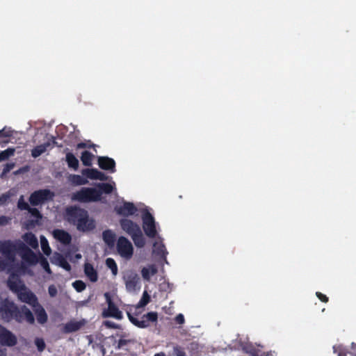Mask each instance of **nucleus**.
Here are the masks:
<instances>
[{"label":"nucleus","mask_w":356,"mask_h":356,"mask_svg":"<svg viewBox=\"0 0 356 356\" xmlns=\"http://www.w3.org/2000/svg\"><path fill=\"white\" fill-rule=\"evenodd\" d=\"M65 219L70 224L75 225L80 232H90L96 227L95 220L89 217L88 211L78 206L66 208Z\"/></svg>","instance_id":"f257e3e1"},{"label":"nucleus","mask_w":356,"mask_h":356,"mask_svg":"<svg viewBox=\"0 0 356 356\" xmlns=\"http://www.w3.org/2000/svg\"><path fill=\"white\" fill-rule=\"evenodd\" d=\"M113 186L109 183H98L96 188L83 187L72 194V201L81 203L96 202L102 200L103 193L111 194Z\"/></svg>","instance_id":"f03ea898"},{"label":"nucleus","mask_w":356,"mask_h":356,"mask_svg":"<svg viewBox=\"0 0 356 356\" xmlns=\"http://www.w3.org/2000/svg\"><path fill=\"white\" fill-rule=\"evenodd\" d=\"M120 225L122 229L131 238L137 248H142L145 245V238L140 227L136 222L128 218H122L120 220Z\"/></svg>","instance_id":"7ed1b4c3"},{"label":"nucleus","mask_w":356,"mask_h":356,"mask_svg":"<svg viewBox=\"0 0 356 356\" xmlns=\"http://www.w3.org/2000/svg\"><path fill=\"white\" fill-rule=\"evenodd\" d=\"M19 309L8 299L6 298L0 302V318L6 321L12 320L20 321Z\"/></svg>","instance_id":"20e7f679"},{"label":"nucleus","mask_w":356,"mask_h":356,"mask_svg":"<svg viewBox=\"0 0 356 356\" xmlns=\"http://www.w3.org/2000/svg\"><path fill=\"white\" fill-rule=\"evenodd\" d=\"M142 221L145 234L150 238H154L158 234L156 222L154 216L147 209H145L142 213Z\"/></svg>","instance_id":"39448f33"},{"label":"nucleus","mask_w":356,"mask_h":356,"mask_svg":"<svg viewBox=\"0 0 356 356\" xmlns=\"http://www.w3.org/2000/svg\"><path fill=\"white\" fill-rule=\"evenodd\" d=\"M54 196V193L49 189H39L31 194L29 201L32 206L35 207L51 200Z\"/></svg>","instance_id":"423d86ee"},{"label":"nucleus","mask_w":356,"mask_h":356,"mask_svg":"<svg viewBox=\"0 0 356 356\" xmlns=\"http://www.w3.org/2000/svg\"><path fill=\"white\" fill-rule=\"evenodd\" d=\"M127 316L130 322L139 328H146L149 325V323L157 321L158 314L155 312H150L144 314L141 320L134 317L130 312H127Z\"/></svg>","instance_id":"0eeeda50"},{"label":"nucleus","mask_w":356,"mask_h":356,"mask_svg":"<svg viewBox=\"0 0 356 356\" xmlns=\"http://www.w3.org/2000/svg\"><path fill=\"white\" fill-rule=\"evenodd\" d=\"M116 248L118 254L125 259H130L134 254L133 245L124 236H120L118 238Z\"/></svg>","instance_id":"6e6552de"},{"label":"nucleus","mask_w":356,"mask_h":356,"mask_svg":"<svg viewBox=\"0 0 356 356\" xmlns=\"http://www.w3.org/2000/svg\"><path fill=\"white\" fill-rule=\"evenodd\" d=\"M104 297L108 304V308L103 311L102 316L104 318L112 317L118 320L122 319V313L113 301L110 293L108 292L105 293Z\"/></svg>","instance_id":"1a4fd4ad"},{"label":"nucleus","mask_w":356,"mask_h":356,"mask_svg":"<svg viewBox=\"0 0 356 356\" xmlns=\"http://www.w3.org/2000/svg\"><path fill=\"white\" fill-rule=\"evenodd\" d=\"M122 278L128 292H134L139 289L140 277L134 270H126L123 273Z\"/></svg>","instance_id":"9d476101"},{"label":"nucleus","mask_w":356,"mask_h":356,"mask_svg":"<svg viewBox=\"0 0 356 356\" xmlns=\"http://www.w3.org/2000/svg\"><path fill=\"white\" fill-rule=\"evenodd\" d=\"M18 252L21 253L23 260L29 263L30 265H35L38 263L40 255L38 256L24 243H18Z\"/></svg>","instance_id":"9b49d317"},{"label":"nucleus","mask_w":356,"mask_h":356,"mask_svg":"<svg viewBox=\"0 0 356 356\" xmlns=\"http://www.w3.org/2000/svg\"><path fill=\"white\" fill-rule=\"evenodd\" d=\"M17 343V337L10 331L0 325V343L6 346H14Z\"/></svg>","instance_id":"f8f14e48"},{"label":"nucleus","mask_w":356,"mask_h":356,"mask_svg":"<svg viewBox=\"0 0 356 356\" xmlns=\"http://www.w3.org/2000/svg\"><path fill=\"white\" fill-rule=\"evenodd\" d=\"M16 251H18V243L14 244L10 241L0 242V252L6 258L13 259Z\"/></svg>","instance_id":"ddd939ff"},{"label":"nucleus","mask_w":356,"mask_h":356,"mask_svg":"<svg viewBox=\"0 0 356 356\" xmlns=\"http://www.w3.org/2000/svg\"><path fill=\"white\" fill-rule=\"evenodd\" d=\"M115 211L118 214L127 217L135 214L137 211V208L134 203L124 202L122 206L116 207Z\"/></svg>","instance_id":"4468645a"},{"label":"nucleus","mask_w":356,"mask_h":356,"mask_svg":"<svg viewBox=\"0 0 356 356\" xmlns=\"http://www.w3.org/2000/svg\"><path fill=\"white\" fill-rule=\"evenodd\" d=\"M82 175L93 180L106 181L107 176L96 168H86L82 170Z\"/></svg>","instance_id":"2eb2a0df"},{"label":"nucleus","mask_w":356,"mask_h":356,"mask_svg":"<svg viewBox=\"0 0 356 356\" xmlns=\"http://www.w3.org/2000/svg\"><path fill=\"white\" fill-rule=\"evenodd\" d=\"M18 298L22 302H26L32 307L35 306L38 303L36 296L31 291H26L25 289L24 291H20L18 293Z\"/></svg>","instance_id":"dca6fc26"},{"label":"nucleus","mask_w":356,"mask_h":356,"mask_svg":"<svg viewBox=\"0 0 356 356\" xmlns=\"http://www.w3.org/2000/svg\"><path fill=\"white\" fill-rule=\"evenodd\" d=\"M98 165L102 170H110L111 172L115 171V161L108 156H99L98 158Z\"/></svg>","instance_id":"f3484780"},{"label":"nucleus","mask_w":356,"mask_h":356,"mask_svg":"<svg viewBox=\"0 0 356 356\" xmlns=\"http://www.w3.org/2000/svg\"><path fill=\"white\" fill-rule=\"evenodd\" d=\"M53 235L56 240L64 245H69L72 241L71 235L63 229H54Z\"/></svg>","instance_id":"a211bd4d"},{"label":"nucleus","mask_w":356,"mask_h":356,"mask_svg":"<svg viewBox=\"0 0 356 356\" xmlns=\"http://www.w3.org/2000/svg\"><path fill=\"white\" fill-rule=\"evenodd\" d=\"M19 314L21 316L20 321H17L18 323H22L24 321H26L27 323L30 324H33L35 322V318L31 311L25 305L21 307L19 309Z\"/></svg>","instance_id":"6ab92c4d"},{"label":"nucleus","mask_w":356,"mask_h":356,"mask_svg":"<svg viewBox=\"0 0 356 356\" xmlns=\"http://www.w3.org/2000/svg\"><path fill=\"white\" fill-rule=\"evenodd\" d=\"M34 312L36 316L37 321L40 324H44L47 321L48 316L41 305L38 303L35 306L33 307Z\"/></svg>","instance_id":"aec40b11"},{"label":"nucleus","mask_w":356,"mask_h":356,"mask_svg":"<svg viewBox=\"0 0 356 356\" xmlns=\"http://www.w3.org/2000/svg\"><path fill=\"white\" fill-rule=\"evenodd\" d=\"M8 286L11 291L17 293H19L20 291L25 289V286L22 284L21 281L14 275L9 277L8 280Z\"/></svg>","instance_id":"412c9836"},{"label":"nucleus","mask_w":356,"mask_h":356,"mask_svg":"<svg viewBox=\"0 0 356 356\" xmlns=\"http://www.w3.org/2000/svg\"><path fill=\"white\" fill-rule=\"evenodd\" d=\"M84 273L88 277V279L95 282L98 280V274L97 270L94 268L93 266L90 263H86L84 264Z\"/></svg>","instance_id":"4be33fe9"},{"label":"nucleus","mask_w":356,"mask_h":356,"mask_svg":"<svg viewBox=\"0 0 356 356\" xmlns=\"http://www.w3.org/2000/svg\"><path fill=\"white\" fill-rule=\"evenodd\" d=\"M102 238L104 243L109 247L113 248L115 242V234L111 229H106L102 233Z\"/></svg>","instance_id":"5701e85b"},{"label":"nucleus","mask_w":356,"mask_h":356,"mask_svg":"<svg viewBox=\"0 0 356 356\" xmlns=\"http://www.w3.org/2000/svg\"><path fill=\"white\" fill-rule=\"evenodd\" d=\"M84 325V322L82 321H71L67 323L64 326V332L65 333H71L76 332L81 329V327Z\"/></svg>","instance_id":"b1692460"},{"label":"nucleus","mask_w":356,"mask_h":356,"mask_svg":"<svg viewBox=\"0 0 356 356\" xmlns=\"http://www.w3.org/2000/svg\"><path fill=\"white\" fill-rule=\"evenodd\" d=\"M51 143L47 141L42 145H37L31 150V156L33 158L40 156L42 154L44 153L47 149L50 147Z\"/></svg>","instance_id":"393cba45"},{"label":"nucleus","mask_w":356,"mask_h":356,"mask_svg":"<svg viewBox=\"0 0 356 356\" xmlns=\"http://www.w3.org/2000/svg\"><path fill=\"white\" fill-rule=\"evenodd\" d=\"M65 161L70 168L76 170L79 168V160L72 152H67L65 156Z\"/></svg>","instance_id":"a878e982"},{"label":"nucleus","mask_w":356,"mask_h":356,"mask_svg":"<svg viewBox=\"0 0 356 356\" xmlns=\"http://www.w3.org/2000/svg\"><path fill=\"white\" fill-rule=\"evenodd\" d=\"M157 268L154 265H150L149 267H144L141 270L142 277L144 280L149 281L150 277L157 273Z\"/></svg>","instance_id":"bb28decb"},{"label":"nucleus","mask_w":356,"mask_h":356,"mask_svg":"<svg viewBox=\"0 0 356 356\" xmlns=\"http://www.w3.org/2000/svg\"><path fill=\"white\" fill-rule=\"evenodd\" d=\"M24 241L32 248L35 249L38 247V241L35 234L31 232L26 233L23 236Z\"/></svg>","instance_id":"cd10ccee"},{"label":"nucleus","mask_w":356,"mask_h":356,"mask_svg":"<svg viewBox=\"0 0 356 356\" xmlns=\"http://www.w3.org/2000/svg\"><path fill=\"white\" fill-rule=\"evenodd\" d=\"M153 252L161 258L166 259L168 252L166 251L165 247L163 243H154Z\"/></svg>","instance_id":"c85d7f7f"},{"label":"nucleus","mask_w":356,"mask_h":356,"mask_svg":"<svg viewBox=\"0 0 356 356\" xmlns=\"http://www.w3.org/2000/svg\"><path fill=\"white\" fill-rule=\"evenodd\" d=\"M94 155L89 151H83L81 154V161L85 166H91Z\"/></svg>","instance_id":"c756f323"},{"label":"nucleus","mask_w":356,"mask_h":356,"mask_svg":"<svg viewBox=\"0 0 356 356\" xmlns=\"http://www.w3.org/2000/svg\"><path fill=\"white\" fill-rule=\"evenodd\" d=\"M57 261L58 263V265L62 267L63 269H65L67 271L71 270V266L67 261L66 258L64 257L62 254H58L57 257Z\"/></svg>","instance_id":"7c9ffc66"},{"label":"nucleus","mask_w":356,"mask_h":356,"mask_svg":"<svg viewBox=\"0 0 356 356\" xmlns=\"http://www.w3.org/2000/svg\"><path fill=\"white\" fill-rule=\"evenodd\" d=\"M15 152V149L13 147H8L4 151L0 152V162L7 160L10 156H13Z\"/></svg>","instance_id":"2f4dec72"},{"label":"nucleus","mask_w":356,"mask_h":356,"mask_svg":"<svg viewBox=\"0 0 356 356\" xmlns=\"http://www.w3.org/2000/svg\"><path fill=\"white\" fill-rule=\"evenodd\" d=\"M70 181L75 185L81 186L84 185L88 183V181L86 179L82 177L81 175H73L70 177Z\"/></svg>","instance_id":"473e14b6"},{"label":"nucleus","mask_w":356,"mask_h":356,"mask_svg":"<svg viewBox=\"0 0 356 356\" xmlns=\"http://www.w3.org/2000/svg\"><path fill=\"white\" fill-rule=\"evenodd\" d=\"M38 263H40L42 268L49 274L51 273V268L49 267V262L47 259L41 254H40V259L38 260Z\"/></svg>","instance_id":"72a5a7b5"},{"label":"nucleus","mask_w":356,"mask_h":356,"mask_svg":"<svg viewBox=\"0 0 356 356\" xmlns=\"http://www.w3.org/2000/svg\"><path fill=\"white\" fill-rule=\"evenodd\" d=\"M106 264L107 267L111 270L112 273L116 275L118 273V266L115 260L112 258H108L106 260Z\"/></svg>","instance_id":"f704fd0d"},{"label":"nucleus","mask_w":356,"mask_h":356,"mask_svg":"<svg viewBox=\"0 0 356 356\" xmlns=\"http://www.w3.org/2000/svg\"><path fill=\"white\" fill-rule=\"evenodd\" d=\"M150 301V296L147 293V291H144L142 298H140V301L138 302L137 305V307H143L145 305H147Z\"/></svg>","instance_id":"c9c22d12"},{"label":"nucleus","mask_w":356,"mask_h":356,"mask_svg":"<svg viewBox=\"0 0 356 356\" xmlns=\"http://www.w3.org/2000/svg\"><path fill=\"white\" fill-rule=\"evenodd\" d=\"M333 351L337 354V356H347L348 351L342 345H334L333 346Z\"/></svg>","instance_id":"e433bc0d"},{"label":"nucleus","mask_w":356,"mask_h":356,"mask_svg":"<svg viewBox=\"0 0 356 356\" xmlns=\"http://www.w3.org/2000/svg\"><path fill=\"white\" fill-rule=\"evenodd\" d=\"M17 207L21 211H27L30 209L29 204L25 202L24 195H21L17 202Z\"/></svg>","instance_id":"4c0bfd02"},{"label":"nucleus","mask_w":356,"mask_h":356,"mask_svg":"<svg viewBox=\"0 0 356 356\" xmlns=\"http://www.w3.org/2000/svg\"><path fill=\"white\" fill-rule=\"evenodd\" d=\"M41 248H42L43 252L46 255L50 254L51 248L49 245L47 240L44 237L41 238Z\"/></svg>","instance_id":"58836bf2"},{"label":"nucleus","mask_w":356,"mask_h":356,"mask_svg":"<svg viewBox=\"0 0 356 356\" xmlns=\"http://www.w3.org/2000/svg\"><path fill=\"white\" fill-rule=\"evenodd\" d=\"M73 287L77 292H81L86 289V285L82 280H76L72 283Z\"/></svg>","instance_id":"ea45409f"},{"label":"nucleus","mask_w":356,"mask_h":356,"mask_svg":"<svg viewBox=\"0 0 356 356\" xmlns=\"http://www.w3.org/2000/svg\"><path fill=\"white\" fill-rule=\"evenodd\" d=\"M35 344L40 352L43 351L46 347L45 342L42 338H36L35 339Z\"/></svg>","instance_id":"a19ab883"},{"label":"nucleus","mask_w":356,"mask_h":356,"mask_svg":"<svg viewBox=\"0 0 356 356\" xmlns=\"http://www.w3.org/2000/svg\"><path fill=\"white\" fill-rule=\"evenodd\" d=\"M173 351L175 356H186L184 349L180 346L175 347Z\"/></svg>","instance_id":"79ce46f5"},{"label":"nucleus","mask_w":356,"mask_h":356,"mask_svg":"<svg viewBox=\"0 0 356 356\" xmlns=\"http://www.w3.org/2000/svg\"><path fill=\"white\" fill-rule=\"evenodd\" d=\"M131 342H134V341L129 340V339H120L118 341L117 348L121 349L124 346H127L128 343H131Z\"/></svg>","instance_id":"37998d69"},{"label":"nucleus","mask_w":356,"mask_h":356,"mask_svg":"<svg viewBox=\"0 0 356 356\" xmlns=\"http://www.w3.org/2000/svg\"><path fill=\"white\" fill-rule=\"evenodd\" d=\"M48 293L50 297L54 298L58 293L57 288L55 285L51 284L48 288Z\"/></svg>","instance_id":"c03bdc74"},{"label":"nucleus","mask_w":356,"mask_h":356,"mask_svg":"<svg viewBox=\"0 0 356 356\" xmlns=\"http://www.w3.org/2000/svg\"><path fill=\"white\" fill-rule=\"evenodd\" d=\"M33 216L37 218H42V216H41V213L40 212L38 211V209L36 208H31L30 207V209H29L27 210Z\"/></svg>","instance_id":"a18cd8bd"},{"label":"nucleus","mask_w":356,"mask_h":356,"mask_svg":"<svg viewBox=\"0 0 356 356\" xmlns=\"http://www.w3.org/2000/svg\"><path fill=\"white\" fill-rule=\"evenodd\" d=\"M316 295L317 298H318L321 301H322V302H328V300H329L328 297H327V296H326V295H325V294H323V293H321V292H318H318H316Z\"/></svg>","instance_id":"49530a36"},{"label":"nucleus","mask_w":356,"mask_h":356,"mask_svg":"<svg viewBox=\"0 0 356 356\" xmlns=\"http://www.w3.org/2000/svg\"><path fill=\"white\" fill-rule=\"evenodd\" d=\"M10 197V195L8 194V193H4V194H2L1 196H0V202L1 204H4L5 202H6L8 199Z\"/></svg>","instance_id":"de8ad7c7"},{"label":"nucleus","mask_w":356,"mask_h":356,"mask_svg":"<svg viewBox=\"0 0 356 356\" xmlns=\"http://www.w3.org/2000/svg\"><path fill=\"white\" fill-rule=\"evenodd\" d=\"M49 141L51 143V145L50 146H52V147L56 146V147H63L62 144H58L56 141V138L54 136H51V140H49Z\"/></svg>","instance_id":"09e8293b"},{"label":"nucleus","mask_w":356,"mask_h":356,"mask_svg":"<svg viewBox=\"0 0 356 356\" xmlns=\"http://www.w3.org/2000/svg\"><path fill=\"white\" fill-rule=\"evenodd\" d=\"M176 322L179 324H183L184 323V317L183 314H179L175 318Z\"/></svg>","instance_id":"8fccbe9b"},{"label":"nucleus","mask_w":356,"mask_h":356,"mask_svg":"<svg viewBox=\"0 0 356 356\" xmlns=\"http://www.w3.org/2000/svg\"><path fill=\"white\" fill-rule=\"evenodd\" d=\"M105 325L108 327H110V328H113V329H116L118 328V325L113 322H111V321H106L104 323Z\"/></svg>","instance_id":"3c124183"},{"label":"nucleus","mask_w":356,"mask_h":356,"mask_svg":"<svg viewBox=\"0 0 356 356\" xmlns=\"http://www.w3.org/2000/svg\"><path fill=\"white\" fill-rule=\"evenodd\" d=\"M11 136L10 132L5 131L4 129L0 130V138L3 137H10Z\"/></svg>","instance_id":"603ef678"},{"label":"nucleus","mask_w":356,"mask_h":356,"mask_svg":"<svg viewBox=\"0 0 356 356\" xmlns=\"http://www.w3.org/2000/svg\"><path fill=\"white\" fill-rule=\"evenodd\" d=\"M91 147V145H88L86 143H79L76 145V148L77 149H82V148H86V147H88L90 148Z\"/></svg>","instance_id":"864d4df0"},{"label":"nucleus","mask_w":356,"mask_h":356,"mask_svg":"<svg viewBox=\"0 0 356 356\" xmlns=\"http://www.w3.org/2000/svg\"><path fill=\"white\" fill-rule=\"evenodd\" d=\"M7 222H8L7 218L4 216H0V226L6 225V224H7Z\"/></svg>","instance_id":"5fc2aeb1"},{"label":"nucleus","mask_w":356,"mask_h":356,"mask_svg":"<svg viewBox=\"0 0 356 356\" xmlns=\"http://www.w3.org/2000/svg\"><path fill=\"white\" fill-rule=\"evenodd\" d=\"M351 354L354 356H356V344L355 343L352 344Z\"/></svg>","instance_id":"6e6d98bb"},{"label":"nucleus","mask_w":356,"mask_h":356,"mask_svg":"<svg viewBox=\"0 0 356 356\" xmlns=\"http://www.w3.org/2000/svg\"><path fill=\"white\" fill-rule=\"evenodd\" d=\"M5 268V262L0 259V270H3Z\"/></svg>","instance_id":"4d7b16f0"},{"label":"nucleus","mask_w":356,"mask_h":356,"mask_svg":"<svg viewBox=\"0 0 356 356\" xmlns=\"http://www.w3.org/2000/svg\"><path fill=\"white\" fill-rule=\"evenodd\" d=\"M154 356H165V354L163 352L155 354Z\"/></svg>","instance_id":"13d9d810"},{"label":"nucleus","mask_w":356,"mask_h":356,"mask_svg":"<svg viewBox=\"0 0 356 356\" xmlns=\"http://www.w3.org/2000/svg\"><path fill=\"white\" fill-rule=\"evenodd\" d=\"M6 352L1 349H0V356H6Z\"/></svg>","instance_id":"bf43d9fd"},{"label":"nucleus","mask_w":356,"mask_h":356,"mask_svg":"<svg viewBox=\"0 0 356 356\" xmlns=\"http://www.w3.org/2000/svg\"><path fill=\"white\" fill-rule=\"evenodd\" d=\"M6 167H7V168H6V170H8H8H10V169L11 168L12 165L7 164V165H6Z\"/></svg>","instance_id":"052dcab7"},{"label":"nucleus","mask_w":356,"mask_h":356,"mask_svg":"<svg viewBox=\"0 0 356 356\" xmlns=\"http://www.w3.org/2000/svg\"><path fill=\"white\" fill-rule=\"evenodd\" d=\"M76 257L79 258V257H81V255L80 254H76Z\"/></svg>","instance_id":"680f3d73"}]
</instances>
